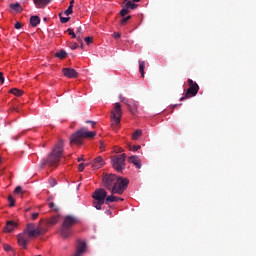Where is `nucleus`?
I'll return each instance as SVG.
<instances>
[{
	"mask_svg": "<svg viewBox=\"0 0 256 256\" xmlns=\"http://www.w3.org/2000/svg\"><path fill=\"white\" fill-rule=\"evenodd\" d=\"M103 187H105L112 195H123L129 187V179L117 176L113 173L103 174Z\"/></svg>",
	"mask_w": 256,
	"mask_h": 256,
	"instance_id": "1",
	"label": "nucleus"
},
{
	"mask_svg": "<svg viewBox=\"0 0 256 256\" xmlns=\"http://www.w3.org/2000/svg\"><path fill=\"white\" fill-rule=\"evenodd\" d=\"M46 233L47 229L41 227V225L28 223L23 233L17 235L18 245L19 247H22V249H27V244L31 239L39 237L40 235H45Z\"/></svg>",
	"mask_w": 256,
	"mask_h": 256,
	"instance_id": "2",
	"label": "nucleus"
},
{
	"mask_svg": "<svg viewBox=\"0 0 256 256\" xmlns=\"http://www.w3.org/2000/svg\"><path fill=\"white\" fill-rule=\"evenodd\" d=\"M65 149V141L59 139L58 142L54 145L52 151L48 155L46 160H42L40 163L41 169L48 165L49 167H58L61 157H63V151Z\"/></svg>",
	"mask_w": 256,
	"mask_h": 256,
	"instance_id": "3",
	"label": "nucleus"
},
{
	"mask_svg": "<svg viewBox=\"0 0 256 256\" xmlns=\"http://www.w3.org/2000/svg\"><path fill=\"white\" fill-rule=\"evenodd\" d=\"M97 132L89 131L87 127H82L78 131H76L70 137V145H83L84 139H93L96 137Z\"/></svg>",
	"mask_w": 256,
	"mask_h": 256,
	"instance_id": "4",
	"label": "nucleus"
},
{
	"mask_svg": "<svg viewBox=\"0 0 256 256\" xmlns=\"http://www.w3.org/2000/svg\"><path fill=\"white\" fill-rule=\"evenodd\" d=\"M92 197L94 199L93 207H95V209H97L98 211H101V206L105 205V201L108 197L107 191L103 188L96 189Z\"/></svg>",
	"mask_w": 256,
	"mask_h": 256,
	"instance_id": "5",
	"label": "nucleus"
},
{
	"mask_svg": "<svg viewBox=\"0 0 256 256\" xmlns=\"http://www.w3.org/2000/svg\"><path fill=\"white\" fill-rule=\"evenodd\" d=\"M123 115V110L121 109L120 103L114 104V109L111 111V121L113 129H119L121 127V117Z\"/></svg>",
	"mask_w": 256,
	"mask_h": 256,
	"instance_id": "6",
	"label": "nucleus"
},
{
	"mask_svg": "<svg viewBox=\"0 0 256 256\" xmlns=\"http://www.w3.org/2000/svg\"><path fill=\"white\" fill-rule=\"evenodd\" d=\"M126 159H127V155L125 154L112 156L111 158L112 167L113 169H115V171H117V173H121L123 169H125Z\"/></svg>",
	"mask_w": 256,
	"mask_h": 256,
	"instance_id": "7",
	"label": "nucleus"
},
{
	"mask_svg": "<svg viewBox=\"0 0 256 256\" xmlns=\"http://www.w3.org/2000/svg\"><path fill=\"white\" fill-rule=\"evenodd\" d=\"M189 88L187 89L184 97L180 98V101H185V99H189V97H195L199 93V84L193 81L192 79H188Z\"/></svg>",
	"mask_w": 256,
	"mask_h": 256,
	"instance_id": "8",
	"label": "nucleus"
},
{
	"mask_svg": "<svg viewBox=\"0 0 256 256\" xmlns=\"http://www.w3.org/2000/svg\"><path fill=\"white\" fill-rule=\"evenodd\" d=\"M77 223H79V218H77V216L67 215L64 217L62 225L71 229L74 225H77Z\"/></svg>",
	"mask_w": 256,
	"mask_h": 256,
	"instance_id": "9",
	"label": "nucleus"
},
{
	"mask_svg": "<svg viewBox=\"0 0 256 256\" xmlns=\"http://www.w3.org/2000/svg\"><path fill=\"white\" fill-rule=\"evenodd\" d=\"M62 73L68 79H77L79 77V73L73 68H63Z\"/></svg>",
	"mask_w": 256,
	"mask_h": 256,
	"instance_id": "10",
	"label": "nucleus"
},
{
	"mask_svg": "<svg viewBox=\"0 0 256 256\" xmlns=\"http://www.w3.org/2000/svg\"><path fill=\"white\" fill-rule=\"evenodd\" d=\"M91 165L92 169H101L103 165H105V159H103L102 156H97L89 163Z\"/></svg>",
	"mask_w": 256,
	"mask_h": 256,
	"instance_id": "11",
	"label": "nucleus"
},
{
	"mask_svg": "<svg viewBox=\"0 0 256 256\" xmlns=\"http://www.w3.org/2000/svg\"><path fill=\"white\" fill-rule=\"evenodd\" d=\"M60 233H61V237H63V239H68V237H71L73 232L71 231V228L62 224Z\"/></svg>",
	"mask_w": 256,
	"mask_h": 256,
	"instance_id": "12",
	"label": "nucleus"
},
{
	"mask_svg": "<svg viewBox=\"0 0 256 256\" xmlns=\"http://www.w3.org/2000/svg\"><path fill=\"white\" fill-rule=\"evenodd\" d=\"M17 227V222L10 220L6 223L4 230L6 231V233H12V231H15V229H17Z\"/></svg>",
	"mask_w": 256,
	"mask_h": 256,
	"instance_id": "13",
	"label": "nucleus"
},
{
	"mask_svg": "<svg viewBox=\"0 0 256 256\" xmlns=\"http://www.w3.org/2000/svg\"><path fill=\"white\" fill-rule=\"evenodd\" d=\"M129 162L133 163L135 165L136 169H141V159L137 156H131L129 157Z\"/></svg>",
	"mask_w": 256,
	"mask_h": 256,
	"instance_id": "14",
	"label": "nucleus"
},
{
	"mask_svg": "<svg viewBox=\"0 0 256 256\" xmlns=\"http://www.w3.org/2000/svg\"><path fill=\"white\" fill-rule=\"evenodd\" d=\"M86 249H87V244H85V242H79L77 246L76 254L82 256L83 253H85Z\"/></svg>",
	"mask_w": 256,
	"mask_h": 256,
	"instance_id": "15",
	"label": "nucleus"
},
{
	"mask_svg": "<svg viewBox=\"0 0 256 256\" xmlns=\"http://www.w3.org/2000/svg\"><path fill=\"white\" fill-rule=\"evenodd\" d=\"M114 195L115 194L111 193L110 196L106 197L105 205H109V203H117V201H119V197Z\"/></svg>",
	"mask_w": 256,
	"mask_h": 256,
	"instance_id": "16",
	"label": "nucleus"
},
{
	"mask_svg": "<svg viewBox=\"0 0 256 256\" xmlns=\"http://www.w3.org/2000/svg\"><path fill=\"white\" fill-rule=\"evenodd\" d=\"M34 5L38 6L39 8L45 7V5H49L51 0H33Z\"/></svg>",
	"mask_w": 256,
	"mask_h": 256,
	"instance_id": "17",
	"label": "nucleus"
},
{
	"mask_svg": "<svg viewBox=\"0 0 256 256\" xmlns=\"http://www.w3.org/2000/svg\"><path fill=\"white\" fill-rule=\"evenodd\" d=\"M39 23H41V18H39V16H31L30 25H32V27H37Z\"/></svg>",
	"mask_w": 256,
	"mask_h": 256,
	"instance_id": "18",
	"label": "nucleus"
},
{
	"mask_svg": "<svg viewBox=\"0 0 256 256\" xmlns=\"http://www.w3.org/2000/svg\"><path fill=\"white\" fill-rule=\"evenodd\" d=\"M77 41L83 43V28L78 27L76 30Z\"/></svg>",
	"mask_w": 256,
	"mask_h": 256,
	"instance_id": "19",
	"label": "nucleus"
},
{
	"mask_svg": "<svg viewBox=\"0 0 256 256\" xmlns=\"http://www.w3.org/2000/svg\"><path fill=\"white\" fill-rule=\"evenodd\" d=\"M10 9H13V11H16V13L23 12V7H21V4L19 3L10 4Z\"/></svg>",
	"mask_w": 256,
	"mask_h": 256,
	"instance_id": "20",
	"label": "nucleus"
},
{
	"mask_svg": "<svg viewBox=\"0 0 256 256\" xmlns=\"http://www.w3.org/2000/svg\"><path fill=\"white\" fill-rule=\"evenodd\" d=\"M9 93H11L12 95H15L16 97H21V95H23V90H19L17 88H12L9 90Z\"/></svg>",
	"mask_w": 256,
	"mask_h": 256,
	"instance_id": "21",
	"label": "nucleus"
},
{
	"mask_svg": "<svg viewBox=\"0 0 256 256\" xmlns=\"http://www.w3.org/2000/svg\"><path fill=\"white\" fill-rule=\"evenodd\" d=\"M139 73L141 77H145V61H139Z\"/></svg>",
	"mask_w": 256,
	"mask_h": 256,
	"instance_id": "22",
	"label": "nucleus"
},
{
	"mask_svg": "<svg viewBox=\"0 0 256 256\" xmlns=\"http://www.w3.org/2000/svg\"><path fill=\"white\" fill-rule=\"evenodd\" d=\"M126 9H137V7H139V5L135 4L133 1H126V5H125Z\"/></svg>",
	"mask_w": 256,
	"mask_h": 256,
	"instance_id": "23",
	"label": "nucleus"
},
{
	"mask_svg": "<svg viewBox=\"0 0 256 256\" xmlns=\"http://www.w3.org/2000/svg\"><path fill=\"white\" fill-rule=\"evenodd\" d=\"M48 207L51 209V211H54V213H59V206H57V204H55L54 202H50L48 204Z\"/></svg>",
	"mask_w": 256,
	"mask_h": 256,
	"instance_id": "24",
	"label": "nucleus"
},
{
	"mask_svg": "<svg viewBox=\"0 0 256 256\" xmlns=\"http://www.w3.org/2000/svg\"><path fill=\"white\" fill-rule=\"evenodd\" d=\"M55 57H58V59H65V57H67V52L65 50H60L55 54Z\"/></svg>",
	"mask_w": 256,
	"mask_h": 256,
	"instance_id": "25",
	"label": "nucleus"
},
{
	"mask_svg": "<svg viewBox=\"0 0 256 256\" xmlns=\"http://www.w3.org/2000/svg\"><path fill=\"white\" fill-rule=\"evenodd\" d=\"M58 221H59V216H53L48 220V225H56Z\"/></svg>",
	"mask_w": 256,
	"mask_h": 256,
	"instance_id": "26",
	"label": "nucleus"
},
{
	"mask_svg": "<svg viewBox=\"0 0 256 256\" xmlns=\"http://www.w3.org/2000/svg\"><path fill=\"white\" fill-rule=\"evenodd\" d=\"M141 135H142L141 130H136V131L133 133V135H132V139H133L134 141H137V139H139V137H141Z\"/></svg>",
	"mask_w": 256,
	"mask_h": 256,
	"instance_id": "27",
	"label": "nucleus"
},
{
	"mask_svg": "<svg viewBox=\"0 0 256 256\" xmlns=\"http://www.w3.org/2000/svg\"><path fill=\"white\" fill-rule=\"evenodd\" d=\"M59 17L61 23H68L69 19H71V17H63V12L59 13Z\"/></svg>",
	"mask_w": 256,
	"mask_h": 256,
	"instance_id": "28",
	"label": "nucleus"
},
{
	"mask_svg": "<svg viewBox=\"0 0 256 256\" xmlns=\"http://www.w3.org/2000/svg\"><path fill=\"white\" fill-rule=\"evenodd\" d=\"M66 32L68 33V35L72 36V39H77V34L75 33V31L72 28H68L66 30Z\"/></svg>",
	"mask_w": 256,
	"mask_h": 256,
	"instance_id": "29",
	"label": "nucleus"
},
{
	"mask_svg": "<svg viewBox=\"0 0 256 256\" xmlns=\"http://www.w3.org/2000/svg\"><path fill=\"white\" fill-rule=\"evenodd\" d=\"M14 193H16L17 195H19V194L23 195V193H25V191H23V187L17 186L14 190Z\"/></svg>",
	"mask_w": 256,
	"mask_h": 256,
	"instance_id": "30",
	"label": "nucleus"
},
{
	"mask_svg": "<svg viewBox=\"0 0 256 256\" xmlns=\"http://www.w3.org/2000/svg\"><path fill=\"white\" fill-rule=\"evenodd\" d=\"M128 148L130 151H139V149H141V146L140 145H128Z\"/></svg>",
	"mask_w": 256,
	"mask_h": 256,
	"instance_id": "31",
	"label": "nucleus"
},
{
	"mask_svg": "<svg viewBox=\"0 0 256 256\" xmlns=\"http://www.w3.org/2000/svg\"><path fill=\"white\" fill-rule=\"evenodd\" d=\"M120 15H121V17H125V15H129V8H123L120 11Z\"/></svg>",
	"mask_w": 256,
	"mask_h": 256,
	"instance_id": "32",
	"label": "nucleus"
},
{
	"mask_svg": "<svg viewBox=\"0 0 256 256\" xmlns=\"http://www.w3.org/2000/svg\"><path fill=\"white\" fill-rule=\"evenodd\" d=\"M8 201L10 203V207H15V199L11 195L8 196Z\"/></svg>",
	"mask_w": 256,
	"mask_h": 256,
	"instance_id": "33",
	"label": "nucleus"
},
{
	"mask_svg": "<svg viewBox=\"0 0 256 256\" xmlns=\"http://www.w3.org/2000/svg\"><path fill=\"white\" fill-rule=\"evenodd\" d=\"M84 41L85 43H87V45H91V43H93V37H90V36L85 37Z\"/></svg>",
	"mask_w": 256,
	"mask_h": 256,
	"instance_id": "34",
	"label": "nucleus"
},
{
	"mask_svg": "<svg viewBox=\"0 0 256 256\" xmlns=\"http://www.w3.org/2000/svg\"><path fill=\"white\" fill-rule=\"evenodd\" d=\"M89 164L81 163L78 166V171L83 172L85 170V167H87Z\"/></svg>",
	"mask_w": 256,
	"mask_h": 256,
	"instance_id": "35",
	"label": "nucleus"
},
{
	"mask_svg": "<svg viewBox=\"0 0 256 256\" xmlns=\"http://www.w3.org/2000/svg\"><path fill=\"white\" fill-rule=\"evenodd\" d=\"M129 19H131V16L123 18L120 22V25H127V21H129Z\"/></svg>",
	"mask_w": 256,
	"mask_h": 256,
	"instance_id": "36",
	"label": "nucleus"
},
{
	"mask_svg": "<svg viewBox=\"0 0 256 256\" xmlns=\"http://www.w3.org/2000/svg\"><path fill=\"white\" fill-rule=\"evenodd\" d=\"M64 13H65V15H72L73 14V8H71V6L68 7L67 10Z\"/></svg>",
	"mask_w": 256,
	"mask_h": 256,
	"instance_id": "37",
	"label": "nucleus"
},
{
	"mask_svg": "<svg viewBox=\"0 0 256 256\" xmlns=\"http://www.w3.org/2000/svg\"><path fill=\"white\" fill-rule=\"evenodd\" d=\"M49 183H50L51 187H55V185H57V180H55V178H51L49 180Z\"/></svg>",
	"mask_w": 256,
	"mask_h": 256,
	"instance_id": "38",
	"label": "nucleus"
},
{
	"mask_svg": "<svg viewBox=\"0 0 256 256\" xmlns=\"http://www.w3.org/2000/svg\"><path fill=\"white\" fill-rule=\"evenodd\" d=\"M3 249L4 251H11L13 248L9 244H4Z\"/></svg>",
	"mask_w": 256,
	"mask_h": 256,
	"instance_id": "39",
	"label": "nucleus"
},
{
	"mask_svg": "<svg viewBox=\"0 0 256 256\" xmlns=\"http://www.w3.org/2000/svg\"><path fill=\"white\" fill-rule=\"evenodd\" d=\"M79 47V44H77L76 42H74V43H72L71 45H70V49H72V50H75V49H77Z\"/></svg>",
	"mask_w": 256,
	"mask_h": 256,
	"instance_id": "40",
	"label": "nucleus"
},
{
	"mask_svg": "<svg viewBox=\"0 0 256 256\" xmlns=\"http://www.w3.org/2000/svg\"><path fill=\"white\" fill-rule=\"evenodd\" d=\"M113 37H114V39H121V33L114 32Z\"/></svg>",
	"mask_w": 256,
	"mask_h": 256,
	"instance_id": "41",
	"label": "nucleus"
},
{
	"mask_svg": "<svg viewBox=\"0 0 256 256\" xmlns=\"http://www.w3.org/2000/svg\"><path fill=\"white\" fill-rule=\"evenodd\" d=\"M0 83L2 85L5 83V77H3V72H0Z\"/></svg>",
	"mask_w": 256,
	"mask_h": 256,
	"instance_id": "42",
	"label": "nucleus"
},
{
	"mask_svg": "<svg viewBox=\"0 0 256 256\" xmlns=\"http://www.w3.org/2000/svg\"><path fill=\"white\" fill-rule=\"evenodd\" d=\"M14 27L15 29H21V27H23V24H21L20 22H16Z\"/></svg>",
	"mask_w": 256,
	"mask_h": 256,
	"instance_id": "43",
	"label": "nucleus"
},
{
	"mask_svg": "<svg viewBox=\"0 0 256 256\" xmlns=\"http://www.w3.org/2000/svg\"><path fill=\"white\" fill-rule=\"evenodd\" d=\"M86 123H90L92 127H95V125H97V122L91 120H86Z\"/></svg>",
	"mask_w": 256,
	"mask_h": 256,
	"instance_id": "44",
	"label": "nucleus"
},
{
	"mask_svg": "<svg viewBox=\"0 0 256 256\" xmlns=\"http://www.w3.org/2000/svg\"><path fill=\"white\" fill-rule=\"evenodd\" d=\"M31 217H32L33 221H35V219H37V217H39V213H33Z\"/></svg>",
	"mask_w": 256,
	"mask_h": 256,
	"instance_id": "45",
	"label": "nucleus"
},
{
	"mask_svg": "<svg viewBox=\"0 0 256 256\" xmlns=\"http://www.w3.org/2000/svg\"><path fill=\"white\" fill-rule=\"evenodd\" d=\"M129 111L132 113V115H135V110L131 109V105H128Z\"/></svg>",
	"mask_w": 256,
	"mask_h": 256,
	"instance_id": "46",
	"label": "nucleus"
},
{
	"mask_svg": "<svg viewBox=\"0 0 256 256\" xmlns=\"http://www.w3.org/2000/svg\"><path fill=\"white\" fill-rule=\"evenodd\" d=\"M73 5H75V0L70 1L69 7H71V9H73Z\"/></svg>",
	"mask_w": 256,
	"mask_h": 256,
	"instance_id": "47",
	"label": "nucleus"
},
{
	"mask_svg": "<svg viewBox=\"0 0 256 256\" xmlns=\"http://www.w3.org/2000/svg\"><path fill=\"white\" fill-rule=\"evenodd\" d=\"M120 100L122 101V103H125V97L120 96Z\"/></svg>",
	"mask_w": 256,
	"mask_h": 256,
	"instance_id": "48",
	"label": "nucleus"
},
{
	"mask_svg": "<svg viewBox=\"0 0 256 256\" xmlns=\"http://www.w3.org/2000/svg\"><path fill=\"white\" fill-rule=\"evenodd\" d=\"M81 161H85V159L83 157L78 158V163H81Z\"/></svg>",
	"mask_w": 256,
	"mask_h": 256,
	"instance_id": "49",
	"label": "nucleus"
},
{
	"mask_svg": "<svg viewBox=\"0 0 256 256\" xmlns=\"http://www.w3.org/2000/svg\"><path fill=\"white\" fill-rule=\"evenodd\" d=\"M105 213L106 215H111V210H106Z\"/></svg>",
	"mask_w": 256,
	"mask_h": 256,
	"instance_id": "50",
	"label": "nucleus"
},
{
	"mask_svg": "<svg viewBox=\"0 0 256 256\" xmlns=\"http://www.w3.org/2000/svg\"><path fill=\"white\" fill-rule=\"evenodd\" d=\"M141 0H133L134 3H139Z\"/></svg>",
	"mask_w": 256,
	"mask_h": 256,
	"instance_id": "51",
	"label": "nucleus"
},
{
	"mask_svg": "<svg viewBox=\"0 0 256 256\" xmlns=\"http://www.w3.org/2000/svg\"><path fill=\"white\" fill-rule=\"evenodd\" d=\"M118 201H123V198H121V197H118Z\"/></svg>",
	"mask_w": 256,
	"mask_h": 256,
	"instance_id": "52",
	"label": "nucleus"
},
{
	"mask_svg": "<svg viewBox=\"0 0 256 256\" xmlns=\"http://www.w3.org/2000/svg\"><path fill=\"white\" fill-rule=\"evenodd\" d=\"M134 109H137V104H134Z\"/></svg>",
	"mask_w": 256,
	"mask_h": 256,
	"instance_id": "53",
	"label": "nucleus"
},
{
	"mask_svg": "<svg viewBox=\"0 0 256 256\" xmlns=\"http://www.w3.org/2000/svg\"><path fill=\"white\" fill-rule=\"evenodd\" d=\"M128 0H124V3H127Z\"/></svg>",
	"mask_w": 256,
	"mask_h": 256,
	"instance_id": "54",
	"label": "nucleus"
},
{
	"mask_svg": "<svg viewBox=\"0 0 256 256\" xmlns=\"http://www.w3.org/2000/svg\"><path fill=\"white\" fill-rule=\"evenodd\" d=\"M81 44V47H83V42L82 43H80Z\"/></svg>",
	"mask_w": 256,
	"mask_h": 256,
	"instance_id": "55",
	"label": "nucleus"
},
{
	"mask_svg": "<svg viewBox=\"0 0 256 256\" xmlns=\"http://www.w3.org/2000/svg\"><path fill=\"white\" fill-rule=\"evenodd\" d=\"M44 21H47V18H44Z\"/></svg>",
	"mask_w": 256,
	"mask_h": 256,
	"instance_id": "56",
	"label": "nucleus"
},
{
	"mask_svg": "<svg viewBox=\"0 0 256 256\" xmlns=\"http://www.w3.org/2000/svg\"><path fill=\"white\" fill-rule=\"evenodd\" d=\"M0 165H1V156H0Z\"/></svg>",
	"mask_w": 256,
	"mask_h": 256,
	"instance_id": "57",
	"label": "nucleus"
}]
</instances>
